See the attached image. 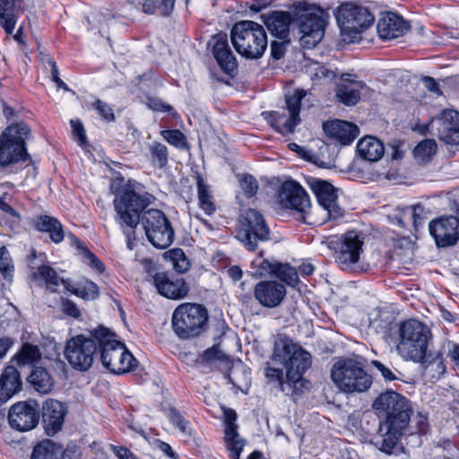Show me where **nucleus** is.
<instances>
[{
	"label": "nucleus",
	"instance_id": "2f4dec72",
	"mask_svg": "<svg viewBox=\"0 0 459 459\" xmlns=\"http://www.w3.org/2000/svg\"><path fill=\"white\" fill-rule=\"evenodd\" d=\"M268 30L281 39H286L289 35L290 24L293 18L285 12H273L267 17L263 15Z\"/></svg>",
	"mask_w": 459,
	"mask_h": 459
},
{
	"label": "nucleus",
	"instance_id": "a19ab883",
	"mask_svg": "<svg viewBox=\"0 0 459 459\" xmlns=\"http://www.w3.org/2000/svg\"><path fill=\"white\" fill-rule=\"evenodd\" d=\"M197 195L200 208L207 215H212L216 211V205L213 196L210 191L209 186L204 182L201 175L196 177Z\"/></svg>",
	"mask_w": 459,
	"mask_h": 459
},
{
	"label": "nucleus",
	"instance_id": "a211bd4d",
	"mask_svg": "<svg viewBox=\"0 0 459 459\" xmlns=\"http://www.w3.org/2000/svg\"><path fill=\"white\" fill-rule=\"evenodd\" d=\"M39 406L35 402H19L11 406L8 422L12 429L18 431H29L39 423Z\"/></svg>",
	"mask_w": 459,
	"mask_h": 459
},
{
	"label": "nucleus",
	"instance_id": "4c0bfd02",
	"mask_svg": "<svg viewBox=\"0 0 459 459\" xmlns=\"http://www.w3.org/2000/svg\"><path fill=\"white\" fill-rule=\"evenodd\" d=\"M15 4L16 0H0V25L8 35L13 34L17 22Z\"/></svg>",
	"mask_w": 459,
	"mask_h": 459
},
{
	"label": "nucleus",
	"instance_id": "052dcab7",
	"mask_svg": "<svg viewBox=\"0 0 459 459\" xmlns=\"http://www.w3.org/2000/svg\"><path fill=\"white\" fill-rule=\"evenodd\" d=\"M288 42L289 41L285 39H282V41H272L271 55L273 59L280 60L283 57Z\"/></svg>",
	"mask_w": 459,
	"mask_h": 459
},
{
	"label": "nucleus",
	"instance_id": "a18cd8bd",
	"mask_svg": "<svg viewBox=\"0 0 459 459\" xmlns=\"http://www.w3.org/2000/svg\"><path fill=\"white\" fill-rule=\"evenodd\" d=\"M149 149L153 166L159 169L164 168L168 164L169 160V152L166 145L155 142L150 145Z\"/></svg>",
	"mask_w": 459,
	"mask_h": 459
},
{
	"label": "nucleus",
	"instance_id": "393cba45",
	"mask_svg": "<svg viewBox=\"0 0 459 459\" xmlns=\"http://www.w3.org/2000/svg\"><path fill=\"white\" fill-rule=\"evenodd\" d=\"M408 424L403 417L397 422H393L391 420L381 422L378 429L382 436L379 449L385 454H392Z\"/></svg>",
	"mask_w": 459,
	"mask_h": 459
},
{
	"label": "nucleus",
	"instance_id": "69168bd1",
	"mask_svg": "<svg viewBox=\"0 0 459 459\" xmlns=\"http://www.w3.org/2000/svg\"><path fill=\"white\" fill-rule=\"evenodd\" d=\"M71 126L73 127L74 133L77 134L79 141L81 143H83L86 139L85 131L82 124L79 120H71Z\"/></svg>",
	"mask_w": 459,
	"mask_h": 459
},
{
	"label": "nucleus",
	"instance_id": "0e129e2a",
	"mask_svg": "<svg viewBox=\"0 0 459 459\" xmlns=\"http://www.w3.org/2000/svg\"><path fill=\"white\" fill-rule=\"evenodd\" d=\"M110 449L119 459H130L134 455V454L125 446L111 445Z\"/></svg>",
	"mask_w": 459,
	"mask_h": 459
},
{
	"label": "nucleus",
	"instance_id": "423d86ee",
	"mask_svg": "<svg viewBox=\"0 0 459 459\" xmlns=\"http://www.w3.org/2000/svg\"><path fill=\"white\" fill-rule=\"evenodd\" d=\"M323 10L307 2H297L292 5L293 20L298 22L300 44L307 48H315L325 34Z\"/></svg>",
	"mask_w": 459,
	"mask_h": 459
},
{
	"label": "nucleus",
	"instance_id": "6e6552de",
	"mask_svg": "<svg viewBox=\"0 0 459 459\" xmlns=\"http://www.w3.org/2000/svg\"><path fill=\"white\" fill-rule=\"evenodd\" d=\"M208 321L207 309L196 303H182L173 312L172 328L181 339H189L201 334Z\"/></svg>",
	"mask_w": 459,
	"mask_h": 459
},
{
	"label": "nucleus",
	"instance_id": "cd10ccee",
	"mask_svg": "<svg viewBox=\"0 0 459 459\" xmlns=\"http://www.w3.org/2000/svg\"><path fill=\"white\" fill-rule=\"evenodd\" d=\"M212 54L220 67L230 74L237 67L236 58L232 54L226 34H218L213 38Z\"/></svg>",
	"mask_w": 459,
	"mask_h": 459
},
{
	"label": "nucleus",
	"instance_id": "4d7b16f0",
	"mask_svg": "<svg viewBox=\"0 0 459 459\" xmlns=\"http://www.w3.org/2000/svg\"><path fill=\"white\" fill-rule=\"evenodd\" d=\"M200 358L204 362H212L214 360H225L227 356L217 347L213 346L204 351Z\"/></svg>",
	"mask_w": 459,
	"mask_h": 459
},
{
	"label": "nucleus",
	"instance_id": "39448f33",
	"mask_svg": "<svg viewBox=\"0 0 459 459\" xmlns=\"http://www.w3.org/2000/svg\"><path fill=\"white\" fill-rule=\"evenodd\" d=\"M429 338L430 331L424 324L407 320L400 325L396 351L403 359L420 362L426 356Z\"/></svg>",
	"mask_w": 459,
	"mask_h": 459
},
{
	"label": "nucleus",
	"instance_id": "0eeeda50",
	"mask_svg": "<svg viewBox=\"0 0 459 459\" xmlns=\"http://www.w3.org/2000/svg\"><path fill=\"white\" fill-rule=\"evenodd\" d=\"M230 36L236 51L247 58L261 57L267 48V36L263 26L252 21L237 22Z\"/></svg>",
	"mask_w": 459,
	"mask_h": 459
},
{
	"label": "nucleus",
	"instance_id": "bb28decb",
	"mask_svg": "<svg viewBox=\"0 0 459 459\" xmlns=\"http://www.w3.org/2000/svg\"><path fill=\"white\" fill-rule=\"evenodd\" d=\"M323 128L327 136L342 145L351 144L359 134V127L356 125L343 120L325 122Z\"/></svg>",
	"mask_w": 459,
	"mask_h": 459
},
{
	"label": "nucleus",
	"instance_id": "6ab92c4d",
	"mask_svg": "<svg viewBox=\"0 0 459 459\" xmlns=\"http://www.w3.org/2000/svg\"><path fill=\"white\" fill-rule=\"evenodd\" d=\"M429 230L438 247L454 246L459 240V219L446 216L429 222Z\"/></svg>",
	"mask_w": 459,
	"mask_h": 459
},
{
	"label": "nucleus",
	"instance_id": "72a5a7b5",
	"mask_svg": "<svg viewBox=\"0 0 459 459\" xmlns=\"http://www.w3.org/2000/svg\"><path fill=\"white\" fill-rule=\"evenodd\" d=\"M423 368V375L431 381H437L446 373V365L440 352L429 355L420 361Z\"/></svg>",
	"mask_w": 459,
	"mask_h": 459
},
{
	"label": "nucleus",
	"instance_id": "9b49d317",
	"mask_svg": "<svg viewBox=\"0 0 459 459\" xmlns=\"http://www.w3.org/2000/svg\"><path fill=\"white\" fill-rule=\"evenodd\" d=\"M272 360L284 365L286 372H305L311 366L310 353L286 336L275 340Z\"/></svg>",
	"mask_w": 459,
	"mask_h": 459
},
{
	"label": "nucleus",
	"instance_id": "a878e982",
	"mask_svg": "<svg viewBox=\"0 0 459 459\" xmlns=\"http://www.w3.org/2000/svg\"><path fill=\"white\" fill-rule=\"evenodd\" d=\"M408 29V23L394 13H384L377 25L379 37L385 40L403 36Z\"/></svg>",
	"mask_w": 459,
	"mask_h": 459
},
{
	"label": "nucleus",
	"instance_id": "b1692460",
	"mask_svg": "<svg viewBox=\"0 0 459 459\" xmlns=\"http://www.w3.org/2000/svg\"><path fill=\"white\" fill-rule=\"evenodd\" d=\"M237 414L235 411L227 409L224 411V440L230 456L232 459H239L245 442L240 438L238 433V426L236 424Z\"/></svg>",
	"mask_w": 459,
	"mask_h": 459
},
{
	"label": "nucleus",
	"instance_id": "774afa93",
	"mask_svg": "<svg viewBox=\"0 0 459 459\" xmlns=\"http://www.w3.org/2000/svg\"><path fill=\"white\" fill-rule=\"evenodd\" d=\"M63 310L65 314L77 318L80 316L81 313L76 305L71 300H66L63 304Z\"/></svg>",
	"mask_w": 459,
	"mask_h": 459
},
{
	"label": "nucleus",
	"instance_id": "4468645a",
	"mask_svg": "<svg viewBox=\"0 0 459 459\" xmlns=\"http://www.w3.org/2000/svg\"><path fill=\"white\" fill-rule=\"evenodd\" d=\"M238 239L250 251L257 247L258 241L269 239L270 230L264 216L255 209H248L239 219Z\"/></svg>",
	"mask_w": 459,
	"mask_h": 459
},
{
	"label": "nucleus",
	"instance_id": "dca6fc26",
	"mask_svg": "<svg viewBox=\"0 0 459 459\" xmlns=\"http://www.w3.org/2000/svg\"><path fill=\"white\" fill-rule=\"evenodd\" d=\"M373 410L379 417H385L397 422L402 415L405 422L410 421L411 410L407 399L397 392L387 390L381 393L373 402Z\"/></svg>",
	"mask_w": 459,
	"mask_h": 459
},
{
	"label": "nucleus",
	"instance_id": "6e6d98bb",
	"mask_svg": "<svg viewBox=\"0 0 459 459\" xmlns=\"http://www.w3.org/2000/svg\"><path fill=\"white\" fill-rule=\"evenodd\" d=\"M289 148L291 151L299 153L305 160L314 162L315 164H317L320 167H325V162H320V163L317 162L316 154L314 153L313 152L306 150L305 148L299 146V144H297L295 143H289Z\"/></svg>",
	"mask_w": 459,
	"mask_h": 459
},
{
	"label": "nucleus",
	"instance_id": "8fccbe9b",
	"mask_svg": "<svg viewBox=\"0 0 459 459\" xmlns=\"http://www.w3.org/2000/svg\"><path fill=\"white\" fill-rule=\"evenodd\" d=\"M74 243L76 244L78 249L81 250L84 259L87 261L88 264L91 267H92L99 273H102L105 270L103 263L93 253H91L79 239L74 238Z\"/></svg>",
	"mask_w": 459,
	"mask_h": 459
},
{
	"label": "nucleus",
	"instance_id": "f3484780",
	"mask_svg": "<svg viewBox=\"0 0 459 459\" xmlns=\"http://www.w3.org/2000/svg\"><path fill=\"white\" fill-rule=\"evenodd\" d=\"M309 186L316 195L323 216L319 224L325 222L326 219L336 220L342 216V210L337 204V195L334 187L327 181L312 178L309 180Z\"/></svg>",
	"mask_w": 459,
	"mask_h": 459
},
{
	"label": "nucleus",
	"instance_id": "aec40b11",
	"mask_svg": "<svg viewBox=\"0 0 459 459\" xmlns=\"http://www.w3.org/2000/svg\"><path fill=\"white\" fill-rule=\"evenodd\" d=\"M286 288L282 282L275 280L261 281L254 288V297L264 307L275 308L286 297Z\"/></svg>",
	"mask_w": 459,
	"mask_h": 459
},
{
	"label": "nucleus",
	"instance_id": "5701e85b",
	"mask_svg": "<svg viewBox=\"0 0 459 459\" xmlns=\"http://www.w3.org/2000/svg\"><path fill=\"white\" fill-rule=\"evenodd\" d=\"M439 139L447 144L459 143V113L446 109L437 118Z\"/></svg>",
	"mask_w": 459,
	"mask_h": 459
},
{
	"label": "nucleus",
	"instance_id": "20e7f679",
	"mask_svg": "<svg viewBox=\"0 0 459 459\" xmlns=\"http://www.w3.org/2000/svg\"><path fill=\"white\" fill-rule=\"evenodd\" d=\"M331 380L344 394H361L372 385L373 378L364 365L352 358H341L331 368Z\"/></svg>",
	"mask_w": 459,
	"mask_h": 459
},
{
	"label": "nucleus",
	"instance_id": "7c9ffc66",
	"mask_svg": "<svg viewBox=\"0 0 459 459\" xmlns=\"http://www.w3.org/2000/svg\"><path fill=\"white\" fill-rule=\"evenodd\" d=\"M22 389L21 376L13 366H7L0 377V401L4 403Z\"/></svg>",
	"mask_w": 459,
	"mask_h": 459
},
{
	"label": "nucleus",
	"instance_id": "4be33fe9",
	"mask_svg": "<svg viewBox=\"0 0 459 459\" xmlns=\"http://www.w3.org/2000/svg\"><path fill=\"white\" fill-rule=\"evenodd\" d=\"M66 412L65 404L56 400L48 399L44 403L42 420L48 436H54L61 430Z\"/></svg>",
	"mask_w": 459,
	"mask_h": 459
},
{
	"label": "nucleus",
	"instance_id": "de8ad7c7",
	"mask_svg": "<svg viewBox=\"0 0 459 459\" xmlns=\"http://www.w3.org/2000/svg\"><path fill=\"white\" fill-rule=\"evenodd\" d=\"M167 255L172 261L173 267L178 273H184L190 268V263L182 249H171L167 252Z\"/></svg>",
	"mask_w": 459,
	"mask_h": 459
},
{
	"label": "nucleus",
	"instance_id": "c9c22d12",
	"mask_svg": "<svg viewBox=\"0 0 459 459\" xmlns=\"http://www.w3.org/2000/svg\"><path fill=\"white\" fill-rule=\"evenodd\" d=\"M35 227L41 232H48L52 241L60 243L64 239L62 224L54 217L40 215L36 219Z\"/></svg>",
	"mask_w": 459,
	"mask_h": 459
},
{
	"label": "nucleus",
	"instance_id": "c756f323",
	"mask_svg": "<svg viewBox=\"0 0 459 459\" xmlns=\"http://www.w3.org/2000/svg\"><path fill=\"white\" fill-rule=\"evenodd\" d=\"M351 76V74H343L342 82L336 90V98L346 106L355 105L360 99V91L366 88L363 82L352 80Z\"/></svg>",
	"mask_w": 459,
	"mask_h": 459
},
{
	"label": "nucleus",
	"instance_id": "7ed1b4c3",
	"mask_svg": "<svg viewBox=\"0 0 459 459\" xmlns=\"http://www.w3.org/2000/svg\"><path fill=\"white\" fill-rule=\"evenodd\" d=\"M91 336L98 342L102 365L114 374L132 371L137 366V360L126 346L115 339V334L104 327L92 332Z\"/></svg>",
	"mask_w": 459,
	"mask_h": 459
},
{
	"label": "nucleus",
	"instance_id": "473e14b6",
	"mask_svg": "<svg viewBox=\"0 0 459 459\" xmlns=\"http://www.w3.org/2000/svg\"><path fill=\"white\" fill-rule=\"evenodd\" d=\"M357 151L359 157L365 160L376 162L383 157L385 147L379 139L373 136H366L358 142Z\"/></svg>",
	"mask_w": 459,
	"mask_h": 459
},
{
	"label": "nucleus",
	"instance_id": "c85d7f7f",
	"mask_svg": "<svg viewBox=\"0 0 459 459\" xmlns=\"http://www.w3.org/2000/svg\"><path fill=\"white\" fill-rule=\"evenodd\" d=\"M260 269L278 278L283 284L295 287L299 280L297 270L289 264H281L277 262H270L262 260L259 263Z\"/></svg>",
	"mask_w": 459,
	"mask_h": 459
},
{
	"label": "nucleus",
	"instance_id": "f704fd0d",
	"mask_svg": "<svg viewBox=\"0 0 459 459\" xmlns=\"http://www.w3.org/2000/svg\"><path fill=\"white\" fill-rule=\"evenodd\" d=\"M305 372H286V380L281 383V392L290 395L294 401L308 389V382L303 377Z\"/></svg>",
	"mask_w": 459,
	"mask_h": 459
},
{
	"label": "nucleus",
	"instance_id": "37998d69",
	"mask_svg": "<svg viewBox=\"0 0 459 459\" xmlns=\"http://www.w3.org/2000/svg\"><path fill=\"white\" fill-rule=\"evenodd\" d=\"M61 448L50 439H45L34 446L30 459H60Z\"/></svg>",
	"mask_w": 459,
	"mask_h": 459
},
{
	"label": "nucleus",
	"instance_id": "49530a36",
	"mask_svg": "<svg viewBox=\"0 0 459 459\" xmlns=\"http://www.w3.org/2000/svg\"><path fill=\"white\" fill-rule=\"evenodd\" d=\"M437 144L434 140L427 139L420 142L413 150L414 156L421 161H429L436 153Z\"/></svg>",
	"mask_w": 459,
	"mask_h": 459
},
{
	"label": "nucleus",
	"instance_id": "2eb2a0df",
	"mask_svg": "<svg viewBox=\"0 0 459 459\" xmlns=\"http://www.w3.org/2000/svg\"><path fill=\"white\" fill-rule=\"evenodd\" d=\"M97 346L98 342L93 336L77 335L66 342L65 357L74 369L87 371L94 361Z\"/></svg>",
	"mask_w": 459,
	"mask_h": 459
},
{
	"label": "nucleus",
	"instance_id": "f03ea898",
	"mask_svg": "<svg viewBox=\"0 0 459 459\" xmlns=\"http://www.w3.org/2000/svg\"><path fill=\"white\" fill-rule=\"evenodd\" d=\"M364 240V233L349 230L341 237H329L322 243L334 250L335 262L342 271L363 273L369 270V264L360 260Z\"/></svg>",
	"mask_w": 459,
	"mask_h": 459
},
{
	"label": "nucleus",
	"instance_id": "603ef678",
	"mask_svg": "<svg viewBox=\"0 0 459 459\" xmlns=\"http://www.w3.org/2000/svg\"><path fill=\"white\" fill-rule=\"evenodd\" d=\"M162 137L177 148L183 149L186 146L185 134L178 129L161 131Z\"/></svg>",
	"mask_w": 459,
	"mask_h": 459
},
{
	"label": "nucleus",
	"instance_id": "680f3d73",
	"mask_svg": "<svg viewBox=\"0 0 459 459\" xmlns=\"http://www.w3.org/2000/svg\"><path fill=\"white\" fill-rule=\"evenodd\" d=\"M371 365L381 373V376L386 381H393V380L397 379L394 373L389 368L385 366L382 362H380L378 360H372Z\"/></svg>",
	"mask_w": 459,
	"mask_h": 459
},
{
	"label": "nucleus",
	"instance_id": "79ce46f5",
	"mask_svg": "<svg viewBox=\"0 0 459 459\" xmlns=\"http://www.w3.org/2000/svg\"><path fill=\"white\" fill-rule=\"evenodd\" d=\"M398 213H395L394 215H389L388 217L391 220H394L396 221V223L400 226H403V218L406 216H409L411 219H412V222L415 228L421 225L423 221V212L424 208L420 204H416L412 206L403 207V208H397Z\"/></svg>",
	"mask_w": 459,
	"mask_h": 459
},
{
	"label": "nucleus",
	"instance_id": "ea45409f",
	"mask_svg": "<svg viewBox=\"0 0 459 459\" xmlns=\"http://www.w3.org/2000/svg\"><path fill=\"white\" fill-rule=\"evenodd\" d=\"M29 382L33 388L40 394H48L53 386L54 381L49 373L41 367H36L29 377Z\"/></svg>",
	"mask_w": 459,
	"mask_h": 459
},
{
	"label": "nucleus",
	"instance_id": "e2e57ef3",
	"mask_svg": "<svg viewBox=\"0 0 459 459\" xmlns=\"http://www.w3.org/2000/svg\"><path fill=\"white\" fill-rule=\"evenodd\" d=\"M148 106L153 111H158V112H169V113L173 109V108L170 105L166 104V103L162 102L160 100L155 99V98L149 99Z\"/></svg>",
	"mask_w": 459,
	"mask_h": 459
},
{
	"label": "nucleus",
	"instance_id": "13d9d810",
	"mask_svg": "<svg viewBox=\"0 0 459 459\" xmlns=\"http://www.w3.org/2000/svg\"><path fill=\"white\" fill-rule=\"evenodd\" d=\"M94 107L98 110L100 116H101V117L106 121L111 122L115 120L113 109L106 102L98 100L94 102Z\"/></svg>",
	"mask_w": 459,
	"mask_h": 459
},
{
	"label": "nucleus",
	"instance_id": "c03bdc74",
	"mask_svg": "<svg viewBox=\"0 0 459 459\" xmlns=\"http://www.w3.org/2000/svg\"><path fill=\"white\" fill-rule=\"evenodd\" d=\"M41 359V352L37 345L24 343L19 352L14 356L13 360L19 366L34 364Z\"/></svg>",
	"mask_w": 459,
	"mask_h": 459
},
{
	"label": "nucleus",
	"instance_id": "338daca9",
	"mask_svg": "<svg viewBox=\"0 0 459 459\" xmlns=\"http://www.w3.org/2000/svg\"><path fill=\"white\" fill-rule=\"evenodd\" d=\"M158 1V8L160 9L162 15L167 16L170 14L174 8V4L176 0H157Z\"/></svg>",
	"mask_w": 459,
	"mask_h": 459
},
{
	"label": "nucleus",
	"instance_id": "864d4df0",
	"mask_svg": "<svg viewBox=\"0 0 459 459\" xmlns=\"http://www.w3.org/2000/svg\"><path fill=\"white\" fill-rule=\"evenodd\" d=\"M239 183L242 191L247 197H253L258 189L257 180L251 175H242L239 178Z\"/></svg>",
	"mask_w": 459,
	"mask_h": 459
},
{
	"label": "nucleus",
	"instance_id": "3c124183",
	"mask_svg": "<svg viewBox=\"0 0 459 459\" xmlns=\"http://www.w3.org/2000/svg\"><path fill=\"white\" fill-rule=\"evenodd\" d=\"M69 290L85 300H92L99 297V287L92 281H86L84 286Z\"/></svg>",
	"mask_w": 459,
	"mask_h": 459
},
{
	"label": "nucleus",
	"instance_id": "f257e3e1",
	"mask_svg": "<svg viewBox=\"0 0 459 459\" xmlns=\"http://www.w3.org/2000/svg\"><path fill=\"white\" fill-rule=\"evenodd\" d=\"M115 194L114 207L122 223L135 229L142 223L147 239L160 249L169 247L174 240V230L167 216L158 209H149L141 212L150 205L153 196L143 192L137 184L130 181L124 185Z\"/></svg>",
	"mask_w": 459,
	"mask_h": 459
},
{
	"label": "nucleus",
	"instance_id": "412c9836",
	"mask_svg": "<svg viewBox=\"0 0 459 459\" xmlns=\"http://www.w3.org/2000/svg\"><path fill=\"white\" fill-rule=\"evenodd\" d=\"M152 281L159 293L168 299H180L185 298L189 291L183 278H174L163 272L152 275Z\"/></svg>",
	"mask_w": 459,
	"mask_h": 459
},
{
	"label": "nucleus",
	"instance_id": "f8f14e48",
	"mask_svg": "<svg viewBox=\"0 0 459 459\" xmlns=\"http://www.w3.org/2000/svg\"><path fill=\"white\" fill-rule=\"evenodd\" d=\"M30 129L25 124L8 126L0 136V164L7 166L11 163L27 159L25 140Z\"/></svg>",
	"mask_w": 459,
	"mask_h": 459
},
{
	"label": "nucleus",
	"instance_id": "e433bc0d",
	"mask_svg": "<svg viewBox=\"0 0 459 459\" xmlns=\"http://www.w3.org/2000/svg\"><path fill=\"white\" fill-rule=\"evenodd\" d=\"M305 73L316 84L330 82L334 80L336 74L325 65L318 62L308 61L304 65Z\"/></svg>",
	"mask_w": 459,
	"mask_h": 459
},
{
	"label": "nucleus",
	"instance_id": "5fc2aeb1",
	"mask_svg": "<svg viewBox=\"0 0 459 459\" xmlns=\"http://www.w3.org/2000/svg\"><path fill=\"white\" fill-rule=\"evenodd\" d=\"M167 416L169 421L177 427L180 432L186 433L188 430V422L184 419V417L176 410L169 409L167 412Z\"/></svg>",
	"mask_w": 459,
	"mask_h": 459
},
{
	"label": "nucleus",
	"instance_id": "ddd939ff",
	"mask_svg": "<svg viewBox=\"0 0 459 459\" xmlns=\"http://www.w3.org/2000/svg\"><path fill=\"white\" fill-rule=\"evenodd\" d=\"M306 95V91L296 90L292 95L286 96V109L282 112H264V119L281 134H292L300 123V103Z\"/></svg>",
	"mask_w": 459,
	"mask_h": 459
},
{
	"label": "nucleus",
	"instance_id": "1a4fd4ad",
	"mask_svg": "<svg viewBox=\"0 0 459 459\" xmlns=\"http://www.w3.org/2000/svg\"><path fill=\"white\" fill-rule=\"evenodd\" d=\"M375 16L367 7L352 3L342 4L338 11L337 22L344 41L356 42L360 34L372 26Z\"/></svg>",
	"mask_w": 459,
	"mask_h": 459
},
{
	"label": "nucleus",
	"instance_id": "09e8293b",
	"mask_svg": "<svg viewBox=\"0 0 459 459\" xmlns=\"http://www.w3.org/2000/svg\"><path fill=\"white\" fill-rule=\"evenodd\" d=\"M0 272L7 281H13V265L5 247H0Z\"/></svg>",
	"mask_w": 459,
	"mask_h": 459
},
{
	"label": "nucleus",
	"instance_id": "58836bf2",
	"mask_svg": "<svg viewBox=\"0 0 459 459\" xmlns=\"http://www.w3.org/2000/svg\"><path fill=\"white\" fill-rule=\"evenodd\" d=\"M36 280H42L45 281L47 288L51 291H55L56 288L62 283L65 289L70 290V283L68 281L60 278L57 273L49 265H41L33 273Z\"/></svg>",
	"mask_w": 459,
	"mask_h": 459
},
{
	"label": "nucleus",
	"instance_id": "9d476101",
	"mask_svg": "<svg viewBox=\"0 0 459 459\" xmlns=\"http://www.w3.org/2000/svg\"><path fill=\"white\" fill-rule=\"evenodd\" d=\"M278 201L282 207L293 210L297 220L307 224L319 222L316 216V210L311 208L308 195L296 181L287 180L281 186Z\"/></svg>",
	"mask_w": 459,
	"mask_h": 459
},
{
	"label": "nucleus",
	"instance_id": "bf43d9fd",
	"mask_svg": "<svg viewBox=\"0 0 459 459\" xmlns=\"http://www.w3.org/2000/svg\"><path fill=\"white\" fill-rule=\"evenodd\" d=\"M264 375L270 382H277L281 390V383H284L283 373L280 368L271 367L269 364L264 368Z\"/></svg>",
	"mask_w": 459,
	"mask_h": 459
}]
</instances>
